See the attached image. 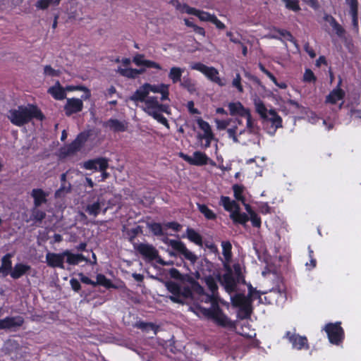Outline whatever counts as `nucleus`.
Returning <instances> with one entry per match:
<instances>
[{
	"label": "nucleus",
	"instance_id": "c9c22d12",
	"mask_svg": "<svg viewBox=\"0 0 361 361\" xmlns=\"http://www.w3.org/2000/svg\"><path fill=\"white\" fill-rule=\"evenodd\" d=\"M28 269H30L29 266L23 264H17L11 271L10 274L13 279H16L21 277Z\"/></svg>",
	"mask_w": 361,
	"mask_h": 361
},
{
	"label": "nucleus",
	"instance_id": "4c0bfd02",
	"mask_svg": "<svg viewBox=\"0 0 361 361\" xmlns=\"http://www.w3.org/2000/svg\"><path fill=\"white\" fill-rule=\"evenodd\" d=\"M102 210L101 202L98 200L92 204H88L86 206L85 212L90 215L96 217Z\"/></svg>",
	"mask_w": 361,
	"mask_h": 361
},
{
	"label": "nucleus",
	"instance_id": "4d7b16f0",
	"mask_svg": "<svg viewBox=\"0 0 361 361\" xmlns=\"http://www.w3.org/2000/svg\"><path fill=\"white\" fill-rule=\"evenodd\" d=\"M249 220H250L253 227L258 228L261 227L262 220L260 216L256 212H252V214L249 215Z\"/></svg>",
	"mask_w": 361,
	"mask_h": 361
},
{
	"label": "nucleus",
	"instance_id": "e2e57ef3",
	"mask_svg": "<svg viewBox=\"0 0 361 361\" xmlns=\"http://www.w3.org/2000/svg\"><path fill=\"white\" fill-rule=\"evenodd\" d=\"M246 120H247V128L248 129V130L250 132V133H253L255 130H254V127H255V125H254V121L252 120V115L250 114V111H249L247 113V114H246L245 116H244Z\"/></svg>",
	"mask_w": 361,
	"mask_h": 361
},
{
	"label": "nucleus",
	"instance_id": "8fccbe9b",
	"mask_svg": "<svg viewBox=\"0 0 361 361\" xmlns=\"http://www.w3.org/2000/svg\"><path fill=\"white\" fill-rule=\"evenodd\" d=\"M118 73L124 77H126L128 78H132L135 79L137 77L136 68H120L118 70Z\"/></svg>",
	"mask_w": 361,
	"mask_h": 361
},
{
	"label": "nucleus",
	"instance_id": "f3484780",
	"mask_svg": "<svg viewBox=\"0 0 361 361\" xmlns=\"http://www.w3.org/2000/svg\"><path fill=\"white\" fill-rule=\"evenodd\" d=\"M103 126L109 128L114 133H123L126 131L128 126L125 121H121L116 118H109L104 123Z\"/></svg>",
	"mask_w": 361,
	"mask_h": 361
},
{
	"label": "nucleus",
	"instance_id": "a211bd4d",
	"mask_svg": "<svg viewBox=\"0 0 361 361\" xmlns=\"http://www.w3.org/2000/svg\"><path fill=\"white\" fill-rule=\"evenodd\" d=\"M341 79L339 80L338 84L326 97V103L336 104L338 101L341 100L345 97V92L340 87Z\"/></svg>",
	"mask_w": 361,
	"mask_h": 361
},
{
	"label": "nucleus",
	"instance_id": "5701e85b",
	"mask_svg": "<svg viewBox=\"0 0 361 361\" xmlns=\"http://www.w3.org/2000/svg\"><path fill=\"white\" fill-rule=\"evenodd\" d=\"M197 124L200 128L204 131V137L206 139L207 142L205 146L209 147L212 140L214 138V134L211 127L208 122L202 120V118H199L197 120Z\"/></svg>",
	"mask_w": 361,
	"mask_h": 361
},
{
	"label": "nucleus",
	"instance_id": "de8ad7c7",
	"mask_svg": "<svg viewBox=\"0 0 361 361\" xmlns=\"http://www.w3.org/2000/svg\"><path fill=\"white\" fill-rule=\"evenodd\" d=\"M234 271V277L242 284H245V276L242 273V268L239 263H235L233 265Z\"/></svg>",
	"mask_w": 361,
	"mask_h": 361
},
{
	"label": "nucleus",
	"instance_id": "4be33fe9",
	"mask_svg": "<svg viewBox=\"0 0 361 361\" xmlns=\"http://www.w3.org/2000/svg\"><path fill=\"white\" fill-rule=\"evenodd\" d=\"M63 255H65L66 262L70 265H78L82 262H88L82 254H73L68 250L63 251Z\"/></svg>",
	"mask_w": 361,
	"mask_h": 361
},
{
	"label": "nucleus",
	"instance_id": "864d4df0",
	"mask_svg": "<svg viewBox=\"0 0 361 361\" xmlns=\"http://www.w3.org/2000/svg\"><path fill=\"white\" fill-rule=\"evenodd\" d=\"M147 108L149 111H154L159 104V101L156 97H149L145 100Z\"/></svg>",
	"mask_w": 361,
	"mask_h": 361
},
{
	"label": "nucleus",
	"instance_id": "39448f33",
	"mask_svg": "<svg viewBox=\"0 0 361 361\" xmlns=\"http://www.w3.org/2000/svg\"><path fill=\"white\" fill-rule=\"evenodd\" d=\"M89 137V133L87 132L80 133L74 140L69 145L61 148V153L63 157L70 156L79 152L84 146Z\"/></svg>",
	"mask_w": 361,
	"mask_h": 361
},
{
	"label": "nucleus",
	"instance_id": "9d476101",
	"mask_svg": "<svg viewBox=\"0 0 361 361\" xmlns=\"http://www.w3.org/2000/svg\"><path fill=\"white\" fill-rule=\"evenodd\" d=\"M24 319L21 316L7 317L0 319V329L16 330L23 325Z\"/></svg>",
	"mask_w": 361,
	"mask_h": 361
},
{
	"label": "nucleus",
	"instance_id": "dca6fc26",
	"mask_svg": "<svg viewBox=\"0 0 361 361\" xmlns=\"http://www.w3.org/2000/svg\"><path fill=\"white\" fill-rule=\"evenodd\" d=\"M64 259L65 255L63 252L47 254V264L51 267L65 269Z\"/></svg>",
	"mask_w": 361,
	"mask_h": 361
},
{
	"label": "nucleus",
	"instance_id": "2eb2a0df",
	"mask_svg": "<svg viewBox=\"0 0 361 361\" xmlns=\"http://www.w3.org/2000/svg\"><path fill=\"white\" fill-rule=\"evenodd\" d=\"M145 87H147L149 93L150 92L154 93H160L161 94V100L164 101L169 99V85L161 83L159 85H151L145 83Z\"/></svg>",
	"mask_w": 361,
	"mask_h": 361
},
{
	"label": "nucleus",
	"instance_id": "58836bf2",
	"mask_svg": "<svg viewBox=\"0 0 361 361\" xmlns=\"http://www.w3.org/2000/svg\"><path fill=\"white\" fill-rule=\"evenodd\" d=\"M275 32H276L279 35H280V37H281V39L283 40V43H285L286 41H289L294 44H297V41L293 36V35L290 33V32L285 30V29H281V28H274V30Z\"/></svg>",
	"mask_w": 361,
	"mask_h": 361
},
{
	"label": "nucleus",
	"instance_id": "7c9ffc66",
	"mask_svg": "<svg viewBox=\"0 0 361 361\" xmlns=\"http://www.w3.org/2000/svg\"><path fill=\"white\" fill-rule=\"evenodd\" d=\"M186 235L188 239L197 245L202 246V236L192 228L186 229Z\"/></svg>",
	"mask_w": 361,
	"mask_h": 361
},
{
	"label": "nucleus",
	"instance_id": "f704fd0d",
	"mask_svg": "<svg viewBox=\"0 0 361 361\" xmlns=\"http://www.w3.org/2000/svg\"><path fill=\"white\" fill-rule=\"evenodd\" d=\"M31 195L34 198L35 207H38L45 202V192L42 189H33Z\"/></svg>",
	"mask_w": 361,
	"mask_h": 361
},
{
	"label": "nucleus",
	"instance_id": "338daca9",
	"mask_svg": "<svg viewBox=\"0 0 361 361\" xmlns=\"http://www.w3.org/2000/svg\"><path fill=\"white\" fill-rule=\"evenodd\" d=\"M169 274L172 279L180 281L182 274L176 268H171L169 270Z\"/></svg>",
	"mask_w": 361,
	"mask_h": 361
},
{
	"label": "nucleus",
	"instance_id": "774afa93",
	"mask_svg": "<svg viewBox=\"0 0 361 361\" xmlns=\"http://www.w3.org/2000/svg\"><path fill=\"white\" fill-rule=\"evenodd\" d=\"M352 17V24L356 30H358V11L350 12Z\"/></svg>",
	"mask_w": 361,
	"mask_h": 361
},
{
	"label": "nucleus",
	"instance_id": "412c9836",
	"mask_svg": "<svg viewBox=\"0 0 361 361\" xmlns=\"http://www.w3.org/2000/svg\"><path fill=\"white\" fill-rule=\"evenodd\" d=\"M230 115L240 116L244 117L250 111L249 109L245 108L244 106L240 102H230L228 105Z\"/></svg>",
	"mask_w": 361,
	"mask_h": 361
},
{
	"label": "nucleus",
	"instance_id": "09e8293b",
	"mask_svg": "<svg viewBox=\"0 0 361 361\" xmlns=\"http://www.w3.org/2000/svg\"><path fill=\"white\" fill-rule=\"evenodd\" d=\"M247 288L248 295L247 297L253 298V300L256 298H258L261 300V295L267 293V292H262L260 290H257L256 288H253L250 283L247 286Z\"/></svg>",
	"mask_w": 361,
	"mask_h": 361
},
{
	"label": "nucleus",
	"instance_id": "6e6d98bb",
	"mask_svg": "<svg viewBox=\"0 0 361 361\" xmlns=\"http://www.w3.org/2000/svg\"><path fill=\"white\" fill-rule=\"evenodd\" d=\"M331 26L339 37H343L345 35V29L337 22L336 20H332V24Z\"/></svg>",
	"mask_w": 361,
	"mask_h": 361
},
{
	"label": "nucleus",
	"instance_id": "bf43d9fd",
	"mask_svg": "<svg viewBox=\"0 0 361 361\" xmlns=\"http://www.w3.org/2000/svg\"><path fill=\"white\" fill-rule=\"evenodd\" d=\"M303 80L306 82H314L317 80L313 71L311 69H306L303 75Z\"/></svg>",
	"mask_w": 361,
	"mask_h": 361
},
{
	"label": "nucleus",
	"instance_id": "473e14b6",
	"mask_svg": "<svg viewBox=\"0 0 361 361\" xmlns=\"http://www.w3.org/2000/svg\"><path fill=\"white\" fill-rule=\"evenodd\" d=\"M180 85L192 94L197 91L196 82L188 75L184 76L180 82Z\"/></svg>",
	"mask_w": 361,
	"mask_h": 361
},
{
	"label": "nucleus",
	"instance_id": "e433bc0d",
	"mask_svg": "<svg viewBox=\"0 0 361 361\" xmlns=\"http://www.w3.org/2000/svg\"><path fill=\"white\" fill-rule=\"evenodd\" d=\"M197 208L207 220H215L216 214L204 204H197Z\"/></svg>",
	"mask_w": 361,
	"mask_h": 361
},
{
	"label": "nucleus",
	"instance_id": "69168bd1",
	"mask_svg": "<svg viewBox=\"0 0 361 361\" xmlns=\"http://www.w3.org/2000/svg\"><path fill=\"white\" fill-rule=\"evenodd\" d=\"M259 211L262 214H268L271 213V208L267 202H264L259 205Z\"/></svg>",
	"mask_w": 361,
	"mask_h": 361
},
{
	"label": "nucleus",
	"instance_id": "680f3d73",
	"mask_svg": "<svg viewBox=\"0 0 361 361\" xmlns=\"http://www.w3.org/2000/svg\"><path fill=\"white\" fill-rule=\"evenodd\" d=\"M237 126H234L233 128H228L227 133L228 135V137L231 138L233 141L235 143L239 142L238 136L236 135Z\"/></svg>",
	"mask_w": 361,
	"mask_h": 361
},
{
	"label": "nucleus",
	"instance_id": "603ef678",
	"mask_svg": "<svg viewBox=\"0 0 361 361\" xmlns=\"http://www.w3.org/2000/svg\"><path fill=\"white\" fill-rule=\"evenodd\" d=\"M127 233L129 237V240L133 242L139 234L142 233V227L137 226L136 227L128 230Z\"/></svg>",
	"mask_w": 361,
	"mask_h": 361
},
{
	"label": "nucleus",
	"instance_id": "9b49d317",
	"mask_svg": "<svg viewBox=\"0 0 361 361\" xmlns=\"http://www.w3.org/2000/svg\"><path fill=\"white\" fill-rule=\"evenodd\" d=\"M109 160L105 157H99L85 161L84 168L87 170L105 171L109 167Z\"/></svg>",
	"mask_w": 361,
	"mask_h": 361
},
{
	"label": "nucleus",
	"instance_id": "20e7f679",
	"mask_svg": "<svg viewBox=\"0 0 361 361\" xmlns=\"http://www.w3.org/2000/svg\"><path fill=\"white\" fill-rule=\"evenodd\" d=\"M327 334L329 342L336 345H341L345 338V332L341 326V322L326 324L324 329Z\"/></svg>",
	"mask_w": 361,
	"mask_h": 361
},
{
	"label": "nucleus",
	"instance_id": "49530a36",
	"mask_svg": "<svg viewBox=\"0 0 361 361\" xmlns=\"http://www.w3.org/2000/svg\"><path fill=\"white\" fill-rule=\"evenodd\" d=\"M250 301H253V298L245 297L243 294L236 295L235 297L232 300L233 305L238 307H241V305H243V304H246Z\"/></svg>",
	"mask_w": 361,
	"mask_h": 361
},
{
	"label": "nucleus",
	"instance_id": "ddd939ff",
	"mask_svg": "<svg viewBox=\"0 0 361 361\" xmlns=\"http://www.w3.org/2000/svg\"><path fill=\"white\" fill-rule=\"evenodd\" d=\"M183 11L185 12L188 14L193 15L197 16L201 21L204 22H210L212 23V20L215 16L214 14H211L209 12L201 11L199 9H197L193 7L189 6L188 4H184L183 6Z\"/></svg>",
	"mask_w": 361,
	"mask_h": 361
},
{
	"label": "nucleus",
	"instance_id": "a878e982",
	"mask_svg": "<svg viewBox=\"0 0 361 361\" xmlns=\"http://www.w3.org/2000/svg\"><path fill=\"white\" fill-rule=\"evenodd\" d=\"M220 204L223 206L226 211L230 212V214L240 207V205L235 200H231L228 196L222 195L221 197Z\"/></svg>",
	"mask_w": 361,
	"mask_h": 361
},
{
	"label": "nucleus",
	"instance_id": "ea45409f",
	"mask_svg": "<svg viewBox=\"0 0 361 361\" xmlns=\"http://www.w3.org/2000/svg\"><path fill=\"white\" fill-rule=\"evenodd\" d=\"M232 189L235 200L245 204V198L243 195L245 187L243 185L234 184Z\"/></svg>",
	"mask_w": 361,
	"mask_h": 361
},
{
	"label": "nucleus",
	"instance_id": "b1692460",
	"mask_svg": "<svg viewBox=\"0 0 361 361\" xmlns=\"http://www.w3.org/2000/svg\"><path fill=\"white\" fill-rule=\"evenodd\" d=\"M209 161H212L207 155L202 152L196 151L193 153L191 165L204 166Z\"/></svg>",
	"mask_w": 361,
	"mask_h": 361
},
{
	"label": "nucleus",
	"instance_id": "423d86ee",
	"mask_svg": "<svg viewBox=\"0 0 361 361\" xmlns=\"http://www.w3.org/2000/svg\"><path fill=\"white\" fill-rule=\"evenodd\" d=\"M190 68L192 70L200 71L212 82H215L220 86L224 85L221 78L219 76V71L216 68L212 66H207L201 62H196L192 63L190 65Z\"/></svg>",
	"mask_w": 361,
	"mask_h": 361
},
{
	"label": "nucleus",
	"instance_id": "393cba45",
	"mask_svg": "<svg viewBox=\"0 0 361 361\" xmlns=\"http://www.w3.org/2000/svg\"><path fill=\"white\" fill-rule=\"evenodd\" d=\"M47 92L56 100H62L66 98L65 89L57 82L54 86L49 87Z\"/></svg>",
	"mask_w": 361,
	"mask_h": 361
},
{
	"label": "nucleus",
	"instance_id": "f257e3e1",
	"mask_svg": "<svg viewBox=\"0 0 361 361\" xmlns=\"http://www.w3.org/2000/svg\"><path fill=\"white\" fill-rule=\"evenodd\" d=\"M204 282L211 291L212 294H207L206 302H210L212 306L209 308H206L202 306H198L197 310L200 314L209 319H212L214 322L221 327L234 326L232 321L223 312L222 309L218 304L216 294L218 293V286L215 279L212 276H208L204 278Z\"/></svg>",
	"mask_w": 361,
	"mask_h": 361
},
{
	"label": "nucleus",
	"instance_id": "a18cd8bd",
	"mask_svg": "<svg viewBox=\"0 0 361 361\" xmlns=\"http://www.w3.org/2000/svg\"><path fill=\"white\" fill-rule=\"evenodd\" d=\"M148 114L150 116H152L155 120H157L159 123H161L167 128H169V123L167 119L161 113L158 112V111H149Z\"/></svg>",
	"mask_w": 361,
	"mask_h": 361
},
{
	"label": "nucleus",
	"instance_id": "4468645a",
	"mask_svg": "<svg viewBox=\"0 0 361 361\" xmlns=\"http://www.w3.org/2000/svg\"><path fill=\"white\" fill-rule=\"evenodd\" d=\"M286 337L292 343L293 347L298 350L302 348L308 349V341L305 336H301L298 334H292L290 331H288L286 334Z\"/></svg>",
	"mask_w": 361,
	"mask_h": 361
},
{
	"label": "nucleus",
	"instance_id": "c03bdc74",
	"mask_svg": "<svg viewBox=\"0 0 361 361\" xmlns=\"http://www.w3.org/2000/svg\"><path fill=\"white\" fill-rule=\"evenodd\" d=\"M150 231L155 236H162L164 235L162 226L160 223L153 222L147 224Z\"/></svg>",
	"mask_w": 361,
	"mask_h": 361
},
{
	"label": "nucleus",
	"instance_id": "c85d7f7f",
	"mask_svg": "<svg viewBox=\"0 0 361 361\" xmlns=\"http://www.w3.org/2000/svg\"><path fill=\"white\" fill-rule=\"evenodd\" d=\"M252 301H250L246 304H243L239 307L238 312V318L240 319H249L252 313Z\"/></svg>",
	"mask_w": 361,
	"mask_h": 361
},
{
	"label": "nucleus",
	"instance_id": "aec40b11",
	"mask_svg": "<svg viewBox=\"0 0 361 361\" xmlns=\"http://www.w3.org/2000/svg\"><path fill=\"white\" fill-rule=\"evenodd\" d=\"M133 61L137 66H144L146 68H156L158 70H161L162 68L159 63L153 61L144 59V55L141 54H137L133 57Z\"/></svg>",
	"mask_w": 361,
	"mask_h": 361
},
{
	"label": "nucleus",
	"instance_id": "0eeeda50",
	"mask_svg": "<svg viewBox=\"0 0 361 361\" xmlns=\"http://www.w3.org/2000/svg\"><path fill=\"white\" fill-rule=\"evenodd\" d=\"M169 245L174 250L180 254L184 259L188 260L192 264H194L197 262V255L189 250L182 241L178 240H170Z\"/></svg>",
	"mask_w": 361,
	"mask_h": 361
},
{
	"label": "nucleus",
	"instance_id": "052dcab7",
	"mask_svg": "<svg viewBox=\"0 0 361 361\" xmlns=\"http://www.w3.org/2000/svg\"><path fill=\"white\" fill-rule=\"evenodd\" d=\"M232 85L233 87H236L240 92H242L243 91V87L241 85V77L240 73L236 74L235 78L232 82Z\"/></svg>",
	"mask_w": 361,
	"mask_h": 361
},
{
	"label": "nucleus",
	"instance_id": "1a4fd4ad",
	"mask_svg": "<svg viewBox=\"0 0 361 361\" xmlns=\"http://www.w3.org/2000/svg\"><path fill=\"white\" fill-rule=\"evenodd\" d=\"M218 281L228 293H232L237 290V286L240 282L234 277L233 274H224L217 276Z\"/></svg>",
	"mask_w": 361,
	"mask_h": 361
},
{
	"label": "nucleus",
	"instance_id": "6ab92c4d",
	"mask_svg": "<svg viewBox=\"0 0 361 361\" xmlns=\"http://www.w3.org/2000/svg\"><path fill=\"white\" fill-rule=\"evenodd\" d=\"M269 296H265L264 300L268 304L272 303V300H275L276 302L284 301L286 299V290L280 288H272L269 292Z\"/></svg>",
	"mask_w": 361,
	"mask_h": 361
},
{
	"label": "nucleus",
	"instance_id": "cd10ccee",
	"mask_svg": "<svg viewBox=\"0 0 361 361\" xmlns=\"http://www.w3.org/2000/svg\"><path fill=\"white\" fill-rule=\"evenodd\" d=\"M185 68L173 66L170 68L168 77L173 84L180 82Z\"/></svg>",
	"mask_w": 361,
	"mask_h": 361
},
{
	"label": "nucleus",
	"instance_id": "79ce46f5",
	"mask_svg": "<svg viewBox=\"0 0 361 361\" xmlns=\"http://www.w3.org/2000/svg\"><path fill=\"white\" fill-rule=\"evenodd\" d=\"M11 255L8 254L5 255L1 260V266L0 267V272H2L4 275H7L8 271H11V261L10 259Z\"/></svg>",
	"mask_w": 361,
	"mask_h": 361
},
{
	"label": "nucleus",
	"instance_id": "6e6552de",
	"mask_svg": "<svg viewBox=\"0 0 361 361\" xmlns=\"http://www.w3.org/2000/svg\"><path fill=\"white\" fill-rule=\"evenodd\" d=\"M135 248L145 259L147 260L157 261L159 257L158 250L152 245L141 243L137 246H135Z\"/></svg>",
	"mask_w": 361,
	"mask_h": 361
},
{
	"label": "nucleus",
	"instance_id": "72a5a7b5",
	"mask_svg": "<svg viewBox=\"0 0 361 361\" xmlns=\"http://www.w3.org/2000/svg\"><path fill=\"white\" fill-rule=\"evenodd\" d=\"M256 112L261 116L262 118L266 119L268 118L269 111L267 110L264 102L259 98L255 99L254 102Z\"/></svg>",
	"mask_w": 361,
	"mask_h": 361
},
{
	"label": "nucleus",
	"instance_id": "5fc2aeb1",
	"mask_svg": "<svg viewBox=\"0 0 361 361\" xmlns=\"http://www.w3.org/2000/svg\"><path fill=\"white\" fill-rule=\"evenodd\" d=\"M45 214L39 211L37 207H35L32 210L31 218L35 221V223H41L42 219L44 218Z\"/></svg>",
	"mask_w": 361,
	"mask_h": 361
},
{
	"label": "nucleus",
	"instance_id": "37998d69",
	"mask_svg": "<svg viewBox=\"0 0 361 361\" xmlns=\"http://www.w3.org/2000/svg\"><path fill=\"white\" fill-rule=\"evenodd\" d=\"M222 254L226 262H230L232 257V245L229 241H222Z\"/></svg>",
	"mask_w": 361,
	"mask_h": 361
},
{
	"label": "nucleus",
	"instance_id": "f03ea898",
	"mask_svg": "<svg viewBox=\"0 0 361 361\" xmlns=\"http://www.w3.org/2000/svg\"><path fill=\"white\" fill-rule=\"evenodd\" d=\"M7 117L13 124L22 126L33 118L42 120L43 114L36 106L28 104L9 110Z\"/></svg>",
	"mask_w": 361,
	"mask_h": 361
},
{
	"label": "nucleus",
	"instance_id": "0e129e2a",
	"mask_svg": "<svg viewBox=\"0 0 361 361\" xmlns=\"http://www.w3.org/2000/svg\"><path fill=\"white\" fill-rule=\"evenodd\" d=\"M70 284L71 286V288L76 293H78L81 289V285L80 281L75 278H72L70 280Z\"/></svg>",
	"mask_w": 361,
	"mask_h": 361
},
{
	"label": "nucleus",
	"instance_id": "f8f14e48",
	"mask_svg": "<svg viewBox=\"0 0 361 361\" xmlns=\"http://www.w3.org/2000/svg\"><path fill=\"white\" fill-rule=\"evenodd\" d=\"M65 114L70 116L80 112L83 109V102L78 98H68L64 107Z\"/></svg>",
	"mask_w": 361,
	"mask_h": 361
},
{
	"label": "nucleus",
	"instance_id": "bb28decb",
	"mask_svg": "<svg viewBox=\"0 0 361 361\" xmlns=\"http://www.w3.org/2000/svg\"><path fill=\"white\" fill-rule=\"evenodd\" d=\"M230 218L235 224L245 225L249 221V216L244 212H240V207L231 212Z\"/></svg>",
	"mask_w": 361,
	"mask_h": 361
},
{
	"label": "nucleus",
	"instance_id": "2f4dec72",
	"mask_svg": "<svg viewBox=\"0 0 361 361\" xmlns=\"http://www.w3.org/2000/svg\"><path fill=\"white\" fill-rule=\"evenodd\" d=\"M265 120L270 121L271 126L275 128V130L282 127V118L275 109H270L269 111L268 118Z\"/></svg>",
	"mask_w": 361,
	"mask_h": 361
},
{
	"label": "nucleus",
	"instance_id": "a19ab883",
	"mask_svg": "<svg viewBox=\"0 0 361 361\" xmlns=\"http://www.w3.org/2000/svg\"><path fill=\"white\" fill-rule=\"evenodd\" d=\"M97 285L103 286L106 288H114V285L111 281L107 279L104 274H99L97 275V281H94V287Z\"/></svg>",
	"mask_w": 361,
	"mask_h": 361
},
{
	"label": "nucleus",
	"instance_id": "3c124183",
	"mask_svg": "<svg viewBox=\"0 0 361 361\" xmlns=\"http://www.w3.org/2000/svg\"><path fill=\"white\" fill-rule=\"evenodd\" d=\"M288 10L298 12L300 10L298 0H281Z\"/></svg>",
	"mask_w": 361,
	"mask_h": 361
},
{
	"label": "nucleus",
	"instance_id": "13d9d810",
	"mask_svg": "<svg viewBox=\"0 0 361 361\" xmlns=\"http://www.w3.org/2000/svg\"><path fill=\"white\" fill-rule=\"evenodd\" d=\"M190 288L191 289L192 293L194 292L199 295H207L204 292V288L197 281H195V282H194L193 284L190 286Z\"/></svg>",
	"mask_w": 361,
	"mask_h": 361
},
{
	"label": "nucleus",
	"instance_id": "c756f323",
	"mask_svg": "<svg viewBox=\"0 0 361 361\" xmlns=\"http://www.w3.org/2000/svg\"><path fill=\"white\" fill-rule=\"evenodd\" d=\"M149 94L148 89L145 87V83L137 89L131 96L130 99L135 102H145Z\"/></svg>",
	"mask_w": 361,
	"mask_h": 361
},
{
	"label": "nucleus",
	"instance_id": "7ed1b4c3",
	"mask_svg": "<svg viewBox=\"0 0 361 361\" xmlns=\"http://www.w3.org/2000/svg\"><path fill=\"white\" fill-rule=\"evenodd\" d=\"M165 287L171 293L169 298L175 303L184 304L185 300L192 298V291L189 286L182 287L174 281H167Z\"/></svg>",
	"mask_w": 361,
	"mask_h": 361
}]
</instances>
